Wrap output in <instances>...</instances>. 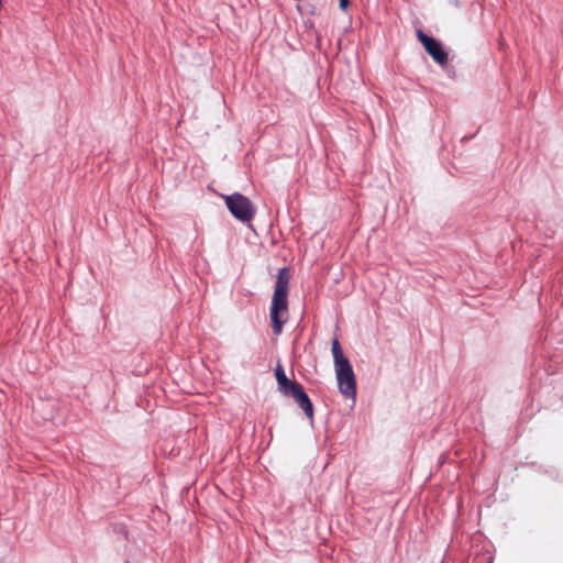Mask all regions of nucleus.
I'll return each instance as SVG.
<instances>
[{
  "instance_id": "f257e3e1",
  "label": "nucleus",
  "mask_w": 563,
  "mask_h": 563,
  "mask_svg": "<svg viewBox=\"0 0 563 563\" xmlns=\"http://www.w3.org/2000/svg\"><path fill=\"white\" fill-rule=\"evenodd\" d=\"M291 275L288 267H282L277 272L276 282L273 291L269 317L272 320L273 332L280 334L283 327L287 321L288 313V289Z\"/></svg>"
},
{
  "instance_id": "f03ea898",
  "label": "nucleus",
  "mask_w": 563,
  "mask_h": 563,
  "mask_svg": "<svg viewBox=\"0 0 563 563\" xmlns=\"http://www.w3.org/2000/svg\"><path fill=\"white\" fill-rule=\"evenodd\" d=\"M331 352L334 360L339 390L345 398L355 399L357 395L356 377L351 362L345 356L338 339L332 340Z\"/></svg>"
},
{
  "instance_id": "7ed1b4c3",
  "label": "nucleus",
  "mask_w": 563,
  "mask_h": 563,
  "mask_svg": "<svg viewBox=\"0 0 563 563\" xmlns=\"http://www.w3.org/2000/svg\"><path fill=\"white\" fill-rule=\"evenodd\" d=\"M225 205L236 220L246 222L255 216V208L250 198L241 192H234L224 197Z\"/></svg>"
},
{
  "instance_id": "20e7f679",
  "label": "nucleus",
  "mask_w": 563,
  "mask_h": 563,
  "mask_svg": "<svg viewBox=\"0 0 563 563\" xmlns=\"http://www.w3.org/2000/svg\"><path fill=\"white\" fill-rule=\"evenodd\" d=\"M417 36L421 44L423 45L424 49L429 53L431 57H433L434 62L444 65L448 63V54L444 53V51L441 47V44L434 40L433 36H429L428 34L423 33L421 29L417 30Z\"/></svg>"
},
{
  "instance_id": "39448f33",
  "label": "nucleus",
  "mask_w": 563,
  "mask_h": 563,
  "mask_svg": "<svg viewBox=\"0 0 563 563\" xmlns=\"http://www.w3.org/2000/svg\"><path fill=\"white\" fill-rule=\"evenodd\" d=\"M294 400L297 402V405L301 408V410L305 412V415L309 418H312L313 416V407L312 401L308 397V395L305 393L303 387L297 383V385L294 387L291 396Z\"/></svg>"
},
{
  "instance_id": "423d86ee",
  "label": "nucleus",
  "mask_w": 563,
  "mask_h": 563,
  "mask_svg": "<svg viewBox=\"0 0 563 563\" xmlns=\"http://www.w3.org/2000/svg\"><path fill=\"white\" fill-rule=\"evenodd\" d=\"M275 377L277 379L279 391H282L283 394L288 395L290 397L292 394L294 387L297 385V383L292 382V379H289L287 377V375L280 364H278L275 369Z\"/></svg>"
},
{
  "instance_id": "0eeeda50",
  "label": "nucleus",
  "mask_w": 563,
  "mask_h": 563,
  "mask_svg": "<svg viewBox=\"0 0 563 563\" xmlns=\"http://www.w3.org/2000/svg\"><path fill=\"white\" fill-rule=\"evenodd\" d=\"M350 5V0H339V7L341 10L346 11Z\"/></svg>"
},
{
  "instance_id": "6e6552de",
  "label": "nucleus",
  "mask_w": 563,
  "mask_h": 563,
  "mask_svg": "<svg viewBox=\"0 0 563 563\" xmlns=\"http://www.w3.org/2000/svg\"><path fill=\"white\" fill-rule=\"evenodd\" d=\"M1 4H2V0H0V8H1Z\"/></svg>"
}]
</instances>
